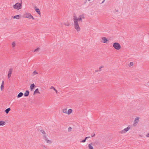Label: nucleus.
I'll list each match as a JSON object with an SVG mask.
<instances>
[{
  "instance_id": "nucleus-1",
  "label": "nucleus",
  "mask_w": 149,
  "mask_h": 149,
  "mask_svg": "<svg viewBox=\"0 0 149 149\" xmlns=\"http://www.w3.org/2000/svg\"><path fill=\"white\" fill-rule=\"evenodd\" d=\"M73 21L74 22V26L75 29L77 31H80V28L79 26L78 21H80L81 22H82V19L79 16L78 18H77L75 16H74L73 18Z\"/></svg>"
},
{
  "instance_id": "nucleus-2",
  "label": "nucleus",
  "mask_w": 149,
  "mask_h": 149,
  "mask_svg": "<svg viewBox=\"0 0 149 149\" xmlns=\"http://www.w3.org/2000/svg\"><path fill=\"white\" fill-rule=\"evenodd\" d=\"M62 113L65 114L69 115L72 114L73 112V109L71 108L68 109V107H64L62 110Z\"/></svg>"
},
{
  "instance_id": "nucleus-3",
  "label": "nucleus",
  "mask_w": 149,
  "mask_h": 149,
  "mask_svg": "<svg viewBox=\"0 0 149 149\" xmlns=\"http://www.w3.org/2000/svg\"><path fill=\"white\" fill-rule=\"evenodd\" d=\"M43 139L45 143L50 144L52 143V140L48 138L47 136L43 137Z\"/></svg>"
},
{
  "instance_id": "nucleus-4",
  "label": "nucleus",
  "mask_w": 149,
  "mask_h": 149,
  "mask_svg": "<svg viewBox=\"0 0 149 149\" xmlns=\"http://www.w3.org/2000/svg\"><path fill=\"white\" fill-rule=\"evenodd\" d=\"M131 128V127L130 125L128 126L127 127L125 128L123 130L119 132V133L121 134H123L126 133L129 131Z\"/></svg>"
},
{
  "instance_id": "nucleus-5",
  "label": "nucleus",
  "mask_w": 149,
  "mask_h": 149,
  "mask_svg": "<svg viewBox=\"0 0 149 149\" xmlns=\"http://www.w3.org/2000/svg\"><path fill=\"white\" fill-rule=\"evenodd\" d=\"M113 46L116 49L119 50L121 48L120 45L118 42H115L113 44Z\"/></svg>"
},
{
  "instance_id": "nucleus-6",
  "label": "nucleus",
  "mask_w": 149,
  "mask_h": 149,
  "mask_svg": "<svg viewBox=\"0 0 149 149\" xmlns=\"http://www.w3.org/2000/svg\"><path fill=\"white\" fill-rule=\"evenodd\" d=\"M22 3H16L15 4L13 5V7L19 10L22 8Z\"/></svg>"
},
{
  "instance_id": "nucleus-7",
  "label": "nucleus",
  "mask_w": 149,
  "mask_h": 149,
  "mask_svg": "<svg viewBox=\"0 0 149 149\" xmlns=\"http://www.w3.org/2000/svg\"><path fill=\"white\" fill-rule=\"evenodd\" d=\"M140 118V117L139 116H137L136 117L133 121V125L136 126L138 124L139 122Z\"/></svg>"
},
{
  "instance_id": "nucleus-8",
  "label": "nucleus",
  "mask_w": 149,
  "mask_h": 149,
  "mask_svg": "<svg viewBox=\"0 0 149 149\" xmlns=\"http://www.w3.org/2000/svg\"><path fill=\"white\" fill-rule=\"evenodd\" d=\"M31 15L30 13H26L23 15V17L24 18H28L29 19Z\"/></svg>"
},
{
  "instance_id": "nucleus-9",
  "label": "nucleus",
  "mask_w": 149,
  "mask_h": 149,
  "mask_svg": "<svg viewBox=\"0 0 149 149\" xmlns=\"http://www.w3.org/2000/svg\"><path fill=\"white\" fill-rule=\"evenodd\" d=\"M102 42L107 43L108 42V40L106 37H102Z\"/></svg>"
},
{
  "instance_id": "nucleus-10",
  "label": "nucleus",
  "mask_w": 149,
  "mask_h": 149,
  "mask_svg": "<svg viewBox=\"0 0 149 149\" xmlns=\"http://www.w3.org/2000/svg\"><path fill=\"white\" fill-rule=\"evenodd\" d=\"M88 147L89 149H94L93 144V143H91L88 144Z\"/></svg>"
},
{
  "instance_id": "nucleus-11",
  "label": "nucleus",
  "mask_w": 149,
  "mask_h": 149,
  "mask_svg": "<svg viewBox=\"0 0 149 149\" xmlns=\"http://www.w3.org/2000/svg\"><path fill=\"white\" fill-rule=\"evenodd\" d=\"M34 9L36 11V12L39 15H40V10L39 8H37L36 6H35L34 7Z\"/></svg>"
},
{
  "instance_id": "nucleus-12",
  "label": "nucleus",
  "mask_w": 149,
  "mask_h": 149,
  "mask_svg": "<svg viewBox=\"0 0 149 149\" xmlns=\"http://www.w3.org/2000/svg\"><path fill=\"white\" fill-rule=\"evenodd\" d=\"M37 93L40 94V92L38 88L36 89L33 93V95H34Z\"/></svg>"
},
{
  "instance_id": "nucleus-13",
  "label": "nucleus",
  "mask_w": 149,
  "mask_h": 149,
  "mask_svg": "<svg viewBox=\"0 0 149 149\" xmlns=\"http://www.w3.org/2000/svg\"><path fill=\"white\" fill-rule=\"evenodd\" d=\"M6 125V123L5 121L1 120L0 121V126H3Z\"/></svg>"
},
{
  "instance_id": "nucleus-14",
  "label": "nucleus",
  "mask_w": 149,
  "mask_h": 149,
  "mask_svg": "<svg viewBox=\"0 0 149 149\" xmlns=\"http://www.w3.org/2000/svg\"><path fill=\"white\" fill-rule=\"evenodd\" d=\"M35 86V85L34 84H32L30 86V89L31 91L33 90L34 87Z\"/></svg>"
},
{
  "instance_id": "nucleus-15",
  "label": "nucleus",
  "mask_w": 149,
  "mask_h": 149,
  "mask_svg": "<svg viewBox=\"0 0 149 149\" xmlns=\"http://www.w3.org/2000/svg\"><path fill=\"white\" fill-rule=\"evenodd\" d=\"M29 92L28 91H26L24 93V95L25 97L28 96L29 95Z\"/></svg>"
},
{
  "instance_id": "nucleus-16",
  "label": "nucleus",
  "mask_w": 149,
  "mask_h": 149,
  "mask_svg": "<svg viewBox=\"0 0 149 149\" xmlns=\"http://www.w3.org/2000/svg\"><path fill=\"white\" fill-rule=\"evenodd\" d=\"M23 95V94L22 92H20L19 93V94L17 95V97L18 98H19L21 97H22Z\"/></svg>"
},
{
  "instance_id": "nucleus-17",
  "label": "nucleus",
  "mask_w": 149,
  "mask_h": 149,
  "mask_svg": "<svg viewBox=\"0 0 149 149\" xmlns=\"http://www.w3.org/2000/svg\"><path fill=\"white\" fill-rule=\"evenodd\" d=\"M20 15H15L14 17L13 16L12 17L14 19H18L20 18Z\"/></svg>"
},
{
  "instance_id": "nucleus-18",
  "label": "nucleus",
  "mask_w": 149,
  "mask_h": 149,
  "mask_svg": "<svg viewBox=\"0 0 149 149\" xmlns=\"http://www.w3.org/2000/svg\"><path fill=\"white\" fill-rule=\"evenodd\" d=\"M40 132L42 133L43 134V137H44L45 136H47L46 135V133L44 130H41Z\"/></svg>"
},
{
  "instance_id": "nucleus-19",
  "label": "nucleus",
  "mask_w": 149,
  "mask_h": 149,
  "mask_svg": "<svg viewBox=\"0 0 149 149\" xmlns=\"http://www.w3.org/2000/svg\"><path fill=\"white\" fill-rule=\"evenodd\" d=\"M10 111V108H8L5 110V112L6 114L8 113L9 111Z\"/></svg>"
},
{
  "instance_id": "nucleus-20",
  "label": "nucleus",
  "mask_w": 149,
  "mask_h": 149,
  "mask_svg": "<svg viewBox=\"0 0 149 149\" xmlns=\"http://www.w3.org/2000/svg\"><path fill=\"white\" fill-rule=\"evenodd\" d=\"M12 71H13V69L12 68H10L9 69V71L8 72V74H11Z\"/></svg>"
},
{
  "instance_id": "nucleus-21",
  "label": "nucleus",
  "mask_w": 149,
  "mask_h": 149,
  "mask_svg": "<svg viewBox=\"0 0 149 149\" xmlns=\"http://www.w3.org/2000/svg\"><path fill=\"white\" fill-rule=\"evenodd\" d=\"M50 89H52V90H53L54 91H55L56 93H57V90H56L55 88H54V87L53 86H51L50 88Z\"/></svg>"
},
{
  "instance_id": "nucleus-22",
  "label": "nucleus",
  "mask_w": 149,
  "mask_h": 149,
  "mask_svg": "<svg viewBox=\"0 0 149 149\" xmlns=\"http://www.w3.org/2000/svg\"><path fill=\"white\" fill-rule=\"evenodd\" d=\"M89 137H86L85 138V139H84L82 140V141H81L80 142L81 143H84L86 142V139H87V138H89Z\"/></svg>"
},
{
  "instance_id": "nucleus-23",
  "label": "nucleus",
  "mask_w": 149,
  "mask_h": 149,
  "mask_svg": "<svg viewBox=\"0 0 149 149\" xmlns=\"http://www.w3.org/2000/svg\"><path fill=\"white\" fill-rule=\"evenodd\" d=\"M40 49V48L38 47L37 49H35V50L33 52H37Z\"/></svg>"
},
{
  "instance_id": "nucleus-24",
  "label": "nucleus",
  "mask_w": 149,
  "mask_h": 149,
  "mask_svg": "<svg viewBox=\"0 0 149 149\" xmlns=\"http://www.w3.org/2000/svg\"><path fill=\"white\" fill-rule=\"evenodd\" d=\"M38 74V73L36 71V70L34 71L33 73H32V74Z\"/></svg>"
},
{
  "instance_id": "nucleus-25",
  "label": "nucleus",
  "mask_w": 149,
  "mask_h": 149,
  "mask_svg": "<svg viewBox=\"0 0 149 149\" xmlns=\"http://www.w3.org/2000/svg\"><path fill=\"white\" fill-rule=\"evenodd\" d=\"M13 47H14L15 45V42H13L12 43Z\"/></svg>"
},
{
  "instance_id": "nucleus-26",
  "label": "nucleus",
  "mask_w": 149,
  "mask_h": 149,
  "mask_svg": "<svg viewBox=\"0 0 149 149\" xmlns=\"http://www.w3.org/2000/svg\"><path fill=\"white\" fill-rule=\"evenodd\" d=\"M104 67V66L102 65L99 67V71H101V69Z\"/></svg>"
},
{
  "instance_id": "nucleus-27",
  "label": "nucleus",
  "mask_w": 149,
  "mask_h": 149,
  "mask_svg": "<svg viewBox=\"0 0 149 149\" xmlns=\"http://www.w3.org/2000/svg\"><path fill=\"white\" fill-rule=\"evenodd\" d=\"M79 16L81 17L82 19H84L85 18V17L84 16V15H80Z\"/></svg>"
},
{
  "instance_id": "nucleus-28",
  "label": "nucleus",
  "mask_w": 149,
  "mask_h": 149,
  "mask_svg": "<svg viewBox=\"0 0 149 149\" xmlns=\"http://www.w3.org/2000/svg\"><path fill=\"white\" fill-rule=\"evenodd\" d=\"M134 65L133 63L132 62H130V64H129V66H132Z\"/></svg>"
},
{
  "instance_id": "nucleus-29",
  "label": "nucleus",
  "mask_w": 149,
  "mask_h": 149,
  "mask_svg": "<svg viewBox=\"0 0 149 149\" xmlns=\"http://www.w3.org/2000/svg\"><path fill=\"white\" fill-rule=\"evenodd\" d=\"M4 88V85H1V90H2Z\"/></svg>"
},
{
  "instance_id": "nucleus-30",
  "label": "nucleus",
  "mask_w": 149,
  "mask_h": 149,
  "mask_svg": "<svg viewBox=\"0 0 149 149\" xmlns=\"http://www.w3.org/2000/svg\"><path fill=\"white\" fill-rule=\"evenodd\" d=\"M32 19L34 20L35 19V18L33 17L31 15L29 19Z\"/></svg>"
},
{
  "instance_id": "nucleus-31",
  "label": "nucleus",
  "mask_w": 149,
  "mask_h": 149,
  "mask_svg": "<svg viewBox=\"0 0 149 149\" xmlns=\"http://www.w3.org/2000/svg\"><path fill=\"white\" fill-rule=\"evenodd\" d=\"M65 24V26H69V25H70L69 24V23H65V24Z\"/></svg>"
},
{
  "instance_id": "nucleus-32",
  "label": "nucleus",
  "mask_w": 149,
  "mask_h": 149,
  "mask_svg": "<svg viewBox=\"0 0 149 149\" xmlns=\"http://www.w3.org/2000/svg\"><path fill=\"white\" fill-rule=\"evenodd\" d=\"M71 129H72V128L71 127H69V128H68V131H71Z\"/></svg>"
},
{
  "instance_id": "nucleus-33",
  "label": "nucleus",
  "mask_w": 149,
  "mask_h": 149,
  "mask_svg": "<svg viewBox=\"0 0 149 149\" xmlns=\"http://www.w3.org/2000/svg\"><path fill=\"white\" fill-rule=\"evenodd\" d=\"M11 75H8V79H9L10 78V77Z\"/></svg>"
},
{
  "instance_id": "nucleus-34",
  "label": "nucleus",
  "mask_w": 149,
  "mask_h": 149,
  "mask_svg": "<svg viewBox=\"0 0 149 149\" xmlns=\"http://www.w3.org/2000/svg\"><path fill=\"white\" fill-rule=\"evenodd\" d=\"M146 136L149 137V132L146 134Z\"/></svg>"
},
{
  "instance_id": "nucleus-35",
  "label": "nucleus",
  "mask_w": 149,
  "mask_h": 149,
  "mask_svg": "<svg viewBox=\"0 0 149 149\" xmlns=\"http://www.w3.org/2000/svg\"><path fill=\"white\" fill-rule=\"evenodd\" d=\"M4 81H2V84L1 85H4Z\"/></svg>"
},
{
  "instance_id": "nucleus-36",
  "label": "nucleus",
  "mask_w": 149,
  "mask_h": 149,
  "mask_svg": "<svg viewBox=\"0 0 149 149\" xmlns=\"http://www.w3.org/2000/svg\"><path fill=\"white\" fill-rule=\"evenodd\" d=\"M98 71H99V70H95V72H97Z\"/></svg>"
},
{
  "instance_id": "nucleus-37",
  "label": "nucleus",
  "mask_w": 149,
  "mask_h": 149,
  "mask_svg": "<svg viewBox=\"0 0 149 149\" xmlns=\"http://www.w3.org/2000/svg\"><path fill=\"white\" fill-rule=\"evenodd\" d=\"M116 12H118V10H116Z\"/></svg>"
},
{
  "instance_id": "nucleus-38",
  "label": "nucleus",
  "mask_w": 149,
  "mask_h": 149,
  "mask_svg": "<svg viewBox=\"0 0 149 149\" xmlns=\"http://www.w3.org/2000/svg\"><path fill=\"white\" fill-rule=\"evenodd\" d=\"M95 136V134H94L92 136V137L94 136Z\"/></svg>"
},
{
  "instance_id": "nucleus-39",
  "label": "nucleus",
  "mask_w": 149,
  "mask_h": 149,
  "mask_svg": "<svg viewBox=\"0 0 149 149\" xmlns=\"http://www.w3.org/2000/svg\"><path fill=\"white\" fill-rule=\"evenodd\" d=\"M88 1H91V0H88Z\"/></svg>"
}]
</instances>
